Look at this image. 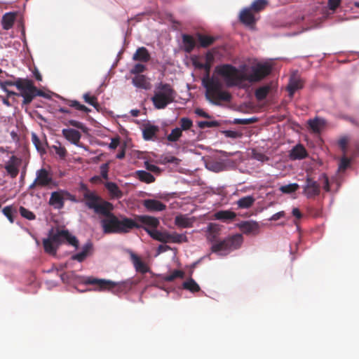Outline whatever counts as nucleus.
<instances>
[{
	"label": "nucleus",
	"mask_w": 359,
	"mask_h": 359,
	"mask_svg": "<svg viewBox=\"0 0 359 359\" xmlns=\"http://www.w3.org/2000/svg\"><path fill=\"white\" fill-rule=\"evenodd\" d=\"M104 217L101 219L102 231L105 234L110 233H126L133 229H140L135 219L121 215L120 218L111 212L107 208V212L102 214Z\"/></svg>",
	"instance_id": "nucleus-3"
},
{
	"label": "nucleus",
	"mask_w": 359,
	"mask_h": 359,
	"mask_svg": "<svg viewBox=\"0 0 359 359\" xmlns=\"http://www.w3.org/2000/svg\"><path fill=\"white\" fill-rule=\"evenodd\" d=\"M150 58V53L144 46L139 47L133 55V60L140 62H147L149 61Z\"/></svg>",
	"instance_id": "nucleus-24"
},
{
	"label": "nucleus",
	"mask_w": 359,
	"mask_h": 359,
	"mask_svg": "<svg viewBox=\"0 0 359 359\" xmlns=\"http://www.w3.org/2000/svg\"><path fill=\"white\" fill-rule=\"evenodd\" d=\"M68 123L73 127L81 130L83 133H86L88 130V128L84 125V123L77 120L70 119L68 121Z\"/></svg>",
	"instance_id": "nucleus-53"
},
{
	"label": "nucleus",
	"mask_w": 359,
	"mask_h": 359,
	"mask_svg": "<svg viewBox=\"0 0 359 359\" xmlns=\"http://www.w3.org/2000/svg\"><path fill=\"white\" fill-rule=\"evenodd\" d=\"M302 187L303 189L302 194L307 198L318 196L320 192L319 183L309 175L306 176L305 182L302 184Z\"/></svg>",
	"instance_id": "nucleus-12"
},
{
	"label": "nucleus",
	"mask_w": 359,
	"mask_h": 359,
	"mask_svg": "<svg viewBox=\"0 0 359 359\" xmlns=\"http://www.w3.org/2000/svg\"><path fill=\"white\" fill-rule=\"evenodd\" d=\"M222 121L220 120H212V121H197V126L203 129L205 128H213V127H218L221 126Z\"/></svg>",
	"instance_id": "nucleus-42"
},
{
	"label": "nucleus",
	"mask_w": 359,
	"mask_h": 359,
	"mask_svg": "<svg viewBox=\"0 0 359 359\" xmlns=\"http://www.w3.org/2000/svg\"><path fill=\"white\" fill-rule=\"evenodd\" d=\"M255 201V198L252 195H248L239 198L236 204L239 208L248 209L254 204Z\"/></svg>",
	"instance_id": "nucleus-34"
},
{
	"label": "nucleus",
	"mask_w": 359,
	"mask_h": 359,
	"mask_svg": "<svg viewBox=\"0 0 359 359\" xmlns=\"http://www.w3.org/2000/svg\"><path fill=\"white\" fill-rule=\"evenodd\" d=\"M221 231V226L216 223L210 222L207 226L208 241L211 244L210 252L219 257H224L234 250L239 249L243 243V237L241 233L229 235L224 238L217 236Z\"/></svg>",
	"instance_id": "nucleus-2"
},
{
	"label": "nucleus",
	"mask_w": 359,
	"mask_h": 359,
	"mask_svg": "<svg viewBox=\"0 0 359 359\" xmlns=\"http://www.w3.org/2000/svg\"><path fill=\"white\" fill-rule=\"evenodd\" d=\"M233 162L231 160L210 161L205 164V168L215 172H219L225 170L228 167L232 165Z\"/></svg>",
	"instance_id": "nucleus-16"
},
{
	"label": "nucleus",
	"mask_w": 359,
	"mask_h": 359,
	"mask_svg": "<svg viewBox=\"0 0 359 359\" xmlns=\"http://www.w3.org/2000/svg\"><path fill=\"white\" fill-rule=\"evenodd\" d=\"M16 13V12L10 11L3 15L1 25L4 30H8L13 27Z\"/></svg>",
	"instance_id": "nucleus-26"
},
{
	"label": "nucleus",
	"mask_w": 359,
	"mask_h": 359,
	"mask_svg": "<svg viewBox=\"0 0 359 359\" xmlns=\"http://www.w3.org/2000/svg\"><path fill=\"white\" fill-rule=\"evenodd\" d=\"M140 226V229H144L151 238L158 241L159 236H161V231L158 230L157 228H149L143 225Z\"/></svg>",
	"instance_id": "nucleus-45"
},
{
	"label": "nucleus",
	"mask_w": 359,
	"mask_h": 359,
	"mask_svg": "<svg viewBox=\"0 0 359 359\" xmlns=\"http://www.w3.org/2000/svg\"><path fill=\"white\" fill-rule=\"evenodd\" d=\"M224 67L231 72L243 74L250 83L262 81L272 72V65L269 62H255L250 67L246 64H241L238 67L224 64Z\"/></svg>",
	"instance_id": "nucleus-4"
},
{
	"label": "nucleus",
	"mask_w": 359,
	"mask_h": 359,
	"mask_svg": "<svg viewBox=\"0 0 359 359\" xmlns=\"http://www.w3.org/2000/svg\"><path fill=\"white\" fill-rule=\"evenodd\" d=\"M170 233H168L167 231H161V236H159L158 241L161 243H167L170 241Z\"/></svg>",
	"instance_id": "nucleus-59"
},
{
	"label": "nucleus",
	"mask_w": 359,
	"mask_h": 359,
	"mask_svg": "<svg viewBox=\"0 0 359 359\" xmlns=\"http://www.w3.org/2000/svg\"><path fill=\"white\" fill-rule=\"evenodd\" d=\"M109 164H110V162L107 161L104 163H102L100 166V175L104 180H107L109 178L108 172H109Z\"/></svg>",
	"instance_id": "nucleus-55"
},
{
	"label": "nucleus",
	"mask_w": 359,
	"mask_h": 359,
	"mask_svg": "<svg viewBox=\"0 0 359 359\" xmlns=\"http://www.w3.org/2000/svg\"><path fill=\"white\" fill-rule=\"evenodd\" d=\"M31 139L37 152H39L41 155L45 154L46 153L45 145L48 144L47 141L46 140L45 143H43L39 139V136L35 133H32Z\"/></svg>",
	"instance_id": "nucleus-32"
},
{
	"label": "nucleus",
	"mask_w": 359,
	"mask_h": 359,
	"mask_svg": "<svg viewBox=\"0 0 359 359\" xmlns=\"http://www.w3.org/2000/svg\"><path fill=\"white\" fill-rule=\"evenodd\" d=\"M196 43L192 36L183 34H182V48L187 53H190L195 48Z\"/></svg>",
	"instance_id": "nucleus-29"
},
{
	"label": "nucleus",
	"mask_w": 359,
	"mask_h": 359,
	"mask_svg": "<svg viewBox=\"0 0 359 359\" xmlns=\"http://www.w3.org/2000/svg\"><path fill=\"white\" fill-rule=\"evenodd\" d=\"M36 178L39 187L53 189L59 186V182L53 178L51 172L44 168H41L36 172Z\"/></svg>",
	"instance_id": "nucleus-10"
},
{
	"label": "nucleus",
	"mask_w": 359,
	"mask_h": 359,
	"mask_svg": "<svg viewBox=\"0 0 359 359\" xmlns=\"http://www.w3.org/2000/svg\"><path fill=\"white\" fill-rule=\"evenodd\" d=\"M268 4L267 0H255L252 1L249 8L255 12H259L264 8Z\"/></svg>",
	"instance_id": "nucleus-44"
},
{
	"label": "nucleus",
	"mask_w": 359,
	"mask_h": 359,
	"mask_svg": "<svg viewBox=\"0 0 359 359\" xmlns=\"http://www.w3.org/2000/svg\"><path fill=\"white\" fill-rule=\"evenodd\" d=\"M143 121L141 127L142 138L145 141L156 142L157 140L156 134L159 132L160 127L153 124L151 121L144 119Z\"/></svg>",
	"instance_id": "nucleus-11"
},
{
	"label": "nucleus",
	"mask_w": 359,
	"mask_h": 359,
	"mask_svg": "<svg viewBox=\"0 0 359 359\" xmlns=\"http://www.w3.org/2000/svg\"><path fill=\"white\" fill-rule=\"evenodd\" d=\"M65 201L64 189H57L50 194L48 204L55 210H60L64 208Z\"/></svg>",
	"instance_id": "nucleus-14"
},
{
	"label": "nucleus",
	"mask_w": 359,
	"mask_h": 359,
	"mask_svg": "<svg viewBox=\"0 0 359 359\" xmlns=\"http://www.w3.org/2000/svg\"><path fill=\"white\" fill-rule=\"evenodd\" d=\"M182 288L192 293L198 292L201 290L198 284L191 277L182 283Z\"/></svg>",
	"instance_id": "nucleus-38"
},
{
	"label": "nucleus",
	"mask_w": 359,
	"mask_h": 359,
	"mask_svg": "<svg viewBox=\"0 0 359 359\" xmlns=\"http://www.w3.org/2000/svg\"><path fill=\"white\" fill-rule=\"evenodd\" d=\"M307 155L306 149L301 144H296L290 151V157L292 160H302L305 158Z\"/></svg>",
	"instance_id": "nucleus-21"
},
{
	"label": "nucleus",
	"mask_w": 359,
	"mask_h": 359,
	"mask_svg": "<svg viewBox=\"0 0 359 359\" xmlns=\"http://www.w3.org/2000/svg\"><path fill=\"white\" fill-rule=\"evenodd\" d=\"M182 132L179 127L173 128L170 134H167V130H164V135L168 140L166 145L172 148L179 149L180 146L176 143L182 136Z\"/></svg>",
	"instance_id": "nucleus-18"
},
{
	"label": "nucleus",
	"mask_w": 359,
	"mask_h": 359,
	"mask_svg": "<svg viewBox=\"0 0 359 359\" xmlns=\"http://www.w3.org/2000/svg\"><path fill=\"white\" fill-rule=\"evenodd\" d=\"M83 198L86 200V205L97 214H104L107 212V208L111 203L108 201L102 200L95 192L91 191L90 193H84Z\"/></svg>",
	"instance_id": "nucleus-7"
},
{
	"label": "nucleus",
	"mask_w": 359,
	"mask_h": 359,
	"mask_svg": "<svg viewBox=\"0 0 359 359\" xmlns=\"http://www.w3.org/2000/svg\"><path fill=\"white\" fill-rule=\"evenodd\" d=\"M48 236L59 246L66 243L73 246L76 250L79 249V239L67 229H62L59 226L51 227L48 231Z\"/></svg>",
	"instance_id": "nucleus-6"
},
{
	"label": "nucleus",
	"mask_w": 359,
	"mask_h": 359,
	"mask_svg": "<svg viewBox=\"0 0 359 359\" xmlns=\"http://www.w3.org/2000/svg\"><path fill=\"white\" fill-rule=\"evenodd\" d=\"M59 146L53 145V148L55 151L56 154H57L61 158H65L67 156V150L64 147H61L60 142L59 141H56Z\"/></svg>",
	"instance_id": "nucleus-54"
},
{
	"label": "nucleus",
	"mask_w": 359,
	"mask_h": 359,
	"mask_svg": "<svg viewBox=\"0 0 359 359\" xmlns=\"http://www.w3.org/2000/svg\"><path fill=\"white\" fill-rule=\"evenodd\" d=\"M7 87L8 86H6L4 82L3 81L0 80V88H1V89L4 92L6 93L8 96H11V95H15V96L16 93L13 91V90H8Z\"/></svg>",
	"instance_id": "nucleus-60"
},
{
	"label": "nucleus",
	"mask_w": 359,
	"mask_h": 359,
	"mask_svg": "<svg viewBox=\"0 0 359 359\" xmlns=\"http://www.w3.org/2000/svg\"><path fill=\"white\" fill-rule=\"evenodd\" d=\"M142 204L149 212H161L166 209V205L156 199H144Z\"/></svg>",
	"instance_id": "nucleus-19"
},
{
	"label": "nucleus",
	"mask_w": 359,
	"mask_h": 359,
	"mask_svg": "<svg viewBox=\"0 0 359 359\" xmlns=\"http://www.w3.org/2000/svg\"><path fill=\"white\" fill-rule=\"evenodd\" d=\"M2 212L4 215L8 219L11 223L15 222V217L17 216V210L12 205H8L3 208Z\"/></svg>",
	"instance_id": "nucleus-41"
},
{
	"label": "nucleus",
	"mask_w": 359,
	"mask_h": 359,
	"mask_svg": "<svg viewBox=\"0 0 359 359\" xmlns=\"http://www.w3.org/2000/svg\"><path fill=\"white\" fill-rule=\"evenodd\" d=\"M226 123H233V124H242V125H247V118H234L232 121H225Z\"/></svg>",
	"instance_id": "nucleus-63"
},
{
	"label": "nucleus",
	"mask_w": 359,
	"mask_h": 359,
	"mask_svg": "<svg viewBox=\"0 0 359 359\" xmlns=\"http://www.w3.org/2000/svg\"><path fill=\"white\" fill-rule=\"evenodd\" d=\"M18 90L20 93H16L15 96L23 98L22 105L30 104L38 96L39 89L34 86L33 81L28 78L24 79Z\"/></svg>",
	"instance_id": "nucleus-8"
},
{
	"label": "nucleus",
	"mask_w": 359,
	"mask_h": 359,
	"mask_svg": "<svg viewBox=\"0 0 359 359\" xmlns=\"http://www.w3.org/2000/svg\"><path fill=\"white\" fill-rule=\"evenodd\" d=\"M21 163L20 159L13 155L5 164V169L9 176L13 179L17 177L19 172L18 167Z\"/></svg>",
	"instance_id": "nucleus-17"
},
{
	"label": "nucleus",
	"mask_w": 359,
	"mask_h": 359,
	"mask_svg": "<svg viewBox=\"0 0 359 359\" xmlns=\"http://www.w3.org/2000/svg\"><path fill=\"white\" fill-rule=\"evenodd\" d=\"M240 21L245 25H252L256 22V18L249 7L243 8L239 13Z\"/></svg>",
	"instance_id": "nucleus-20"
},
{
	"label": "nucleus",
	"mask_w": 359,
	"mask_h": 359,
	"mask_svg": "<svg viewBox=\"0 0 359 359\" xmlns=\"http://www.w3.org/2000/svg\"><path fill=\"white\" fill-rule=\"evenodd\" d=\"M170 241L174 243H182L187 242L188 238L185 233H177V232H172L170 233Z\"/></svg>",
	"instance_id": "nucleus-43"
},
{
	"label": "nucleus",
	"mask_w": 359,
	"mask_h": 359,
	"mask_svg": "<svg viewBox=\"0 0 359 359\" xmlns=\"http://www.w3.org/2000/svg\"><path fill=\"white\" fill-rule=\"evenodd\" d=\"M83 98L84 100V102H86L87 104H88L89 105H93V102L95 100H96V97H95V96L90 97V93H88V92L83 94Z\"/></svg>",
	"instance_id": "nucleus-62"
},
{
	"label": "nucleus",
	"mask_w": 359,
	"mask_h": 359,
	"mask_svg": "<svg viewBox=\"0 0 359 359\" xmlns=\"http://www.w3.org/2000/svg\"><path fill=\"white\" fill-rule=\"evenodd\" d=\"M13 79H15V81L6 80V81H3L4 82L6 86H15L18 90L20 88V86H21L22 83L23 82V80H24L25 78H17V79H15V77H13Z\"/></svg>",
	"instance_id": "nucleus-52"
},
{
	"label": "nucleus",
	"mask_w": 359,
	"mask_h": 359,
	"mask_svg": "<svg viewBox=\"0 0 359 359\" xmlns=\"http://www.w3.org/2000/svg\"><path fill=\"white\" fill-rule=\"evenodd\" d=\"M158 162L160 164L164 165L168 163H172L175 165H178L180 162V159L168 154L161 155L158 159Z\"/></svg>",
	"instance_id": "nucleus-40"
},
{
	"label": "nucleus",
	"mask_w": 359,
	"mask_h": 359,
	"mask_svg": "<svg viewBox=\"0 0 359 359\" xmlns=\"http://www.w3.org/2000/svg\"><path fill=\"white\" fill-rule=\"evenodd\" d=\"M236 214L231 210H219L214 214V217L217 220L224 222H229L233 220Z\"/></svg>",
	"instance_id": "nucleus-25"
},
{
	"label": "nucleus",
	"mask_w": 359,
	"mask_h": 359,
	"mask_svg": "<svg viewBox=\"0 0 359 359\" xmlns=\"http://www.w3.org/2000/svg\"><path fill=\"white\" fill-rule=\"evenodd\" d=\"M69 273L70 284H84L92 285L95 287L92 289L79 290L75 286V289L79 292L87 291L96 292H109L115 295L125 294L131 290L133 285L137 284L133 278H127L121 281H113L104 278H97L93 276H83L78 275L74 271Z\"/></svg>",
	"instance_id": "nucleus-1"
},
{
	"label": "nucleus",
	"mask_w": 359,
	"mask_h": 359,
	"mask_svg": "<svg viewBox=\"0 0 359 359\" xmlns=\"http://www.w3.org/2000/svg\"><path fill=\"white\" fill-rule=\"evenodd\" d=\"M237 226L245 234L250 233L259 229V226L257 222L254 220L242 221L237 224Z\"/></svg>",
	"instance_id": "nucleus-22"
},
{
	"label": "nucleus",
	"mask_w": 359,
	"mask_h": 359,
	"mask_svg": "<svg viewBox=\"0 0 359 359\" xmlns=\"http://www.w3.org/2000/svg\"><path fill=\"white\" fill-rule=\"evenodd\" d=\"M134 267L136 270V271L141 273L142 274H144L146 273L150 272L149 267L141 259H140L138 262L135 263Z\"/></svg>",
	"instance_id": "nucleus-49"
},
{
	"label": "nucleus",
	"mask_w": 359,
	"mask_h": 359,
	"mask_svg": "<svg viewBox=\"0 0 359 359\" xmlns=\"http://www.w3.org/2000/svg\"><path fill=\"white\" fill-rule=\"evenodd\" d=\"M194 114L198 116L203 117V118H208V119H210L212 118L211 115H210L208 113L205 111L203 110V109L200 108V107L195 109Z\"/></svg>",
	"instance_id": "nucleus-57"
},
{
	"label": "nucleus",
	"mask_w": 359,
	"mask_h": 359,
	"mask_svg": "<svg viewBox=\"0 0 359 359\" xmlns=\"http://www.w3.org/2000/svg\"><path fill=\"white\" fill-rule=\"evenodd\" d=\"M231 72L229 68L224 67V64L219 65L215 67V72L221 76L227 88L238 87L239 88L244 89L246 86L243 84L241 80L233 78L231 74Z\"/></svg>",
	"instance_id": "nucleus-9"
},
{
	"label": "nucleus",
	"mask_w": 359,
	"mask_h": 359,
	"mask_svg": "<svg viewBox=\"0 0 359 359\" xmlns=\"http://www.w3.org/2000/svg\"><path fill=\"white\" fill-rule=\"evenodd\" d=\"M19 212L22 217L28 220L32 221L36 219L35 214L23 206L19 208Z\"/></svg>",
	"instance_id": "nucleus-48"
},
{
	"label": "nucleus",
	"mask_w": 359,
	"mask_h": 359,
	"mask_svg": "<svg viewBox=\"0 0 359 359\" xmlns=\"http://www.w3.org/2000/svg\"><path fill=\"white\" fill-rule=\"evenodd\" d=\"M299 188V185L297 183H292L281 186L280 190L283 194H292L297 191Z\"/></svg>",
	"instance_id": "nucleus-47"
},
{
	"label": "nucleus",
	"mask_w": 359,
	"mask_h": 359,
	"mask_svg": "<svg viewBox=\"0 0 359 359\" xmlns=\"http://www.w3.org/2000/svg\"><path fill=\"white\" fill-rule=\"evenodd\" d=\"M146 70V65L142 64L140 62L135 64L134 67L130 70V73L134 75H141L140 74Z\"/></svg>",
	"instance_id": "nucleus-51"
},
{
	"label": "nucleus",
	"mask_w": 359,
	"mask_h": 359,
	"mask_svg": "<svg viewBox=\"0 0 359 359\" xmlns=\"http://www.w3.org/2000/svg\"><path fill=\"white\" fill-rule=\"evenodd\" d=\"M135 219V221H139L141 223L140 225L148 226L149 228H157L160 224L158 218L151 216L139 215L137 216V219Z\"/></svg>",
	"instance_id": "nucleus-23"
},
{
	"label": "nucleus",
	"mask_w": 359,
	"mask_h": 359,
	"mask_svg": "<svg viewBox=\"0 0 359 359\" xmlns=\"http://www.w3.org/2000/svg\"><path fill=\"white\" fill-rule=\"evenodd\" d=\"M197 39L199 42L200 46L207 48L212 45L216 40V38L212 36L198 34Z\"/></svg>",
	"instance_id": "nucleus-37"
},
{
	"label": "nucleus",
	"mask_w": 359,
	"mask_h": 359,
	"mask_svg": "<svg viewBox=\"0 0 359 359\" xmlns=\"http://www.w3.org/2000/svg\"><path fill=\"white\" fill-rule=\"evenodd\" d=\"M341 0H328L327 6L330 10H336L341 4Z\"/></svg>",
	"instance_id": "nucleus-58"
},
{
	"label": "nucleus",
	"mask_w": 359,
	"mask_h": 359,
	"mask_svg": "<svg viewBox=\"0 0 359 359\" xmlns=\"http://www.w3.org/2000/svg\"><path fill=\"white\" fill-rule=\"evenodd\" d=\"M120 144L119 137L112 138L111 142L108 144L110 149H116Z\"/></svg>",
	"instance_id": "nucleus-64"
},
{
	"label": "nucleus",
	"mask_w": 359,
	"mask_h": 359,
	"mask_svg": "<svg viewBox=\"0 0 359 359\" xmlns=\"http://www.w3.org/2000/svg\"><path fill=\"white\" fill-rule=\"evenodd\" d=\"M43 245L45 252L50 255H55L59 248V245L53 243L48 236L43 239Z\"/></svg>",
	"instance_id": "nucleus-31"
},
{
	"label": "nucleus",
	"mask_w": 359,
	"mask_h": 359,
	"mask_svg": "<svg viewBox=\"0 0 359 359\" xmlns=\"http://www.w3.org/2000/svg\"><path fill=\"white\" fill-rule=\"evenodd\" d=\"M93 251V244L88 240L81 248L80 252H76L71 256V260H76L78 262H83Z\"/></svg>",
	"instance_id": "nucleus-15"
},
{
	"label": "nucleus",
	"mask_w": 359,
	"mask_h": 359,
	"mask_svg": "<svg viewBox=\"0 0 359 359\" xmlns=\"http://www.w3.org/2000/svg\"><path fill=\"white\" fill-rule=\"evenodd\" d=\"M319 180H323V187L326 192L330 191V182L327 175L325 173H322L319 176Z\"/></svg>",
	"instance_id": "nucleus-56"
},
{
	"label": "nucleus",
	"mask_w": 359,
	"mask_h": 359,
	"mask_svg": "<svg viewBox=\"0 0 359 359\" xmlns=\"http://www.w3.org/2000/svg\"><path fill=\"white\" fill-rule=\"evenodd\" d=\"M175 92L169 83L159 81L155 84L154 95L151 100L157 109H165L174 100Z\"/></svg>",
	"instance_id": "nucleus-5"
},
{
	"label": "nucleus",
	"mask_w": 359,
	"mask_h": 359,
	"mask_svg": "<svg viewBox=\"0 0 359 359\" xmlns=\"http://www.w3.org/2000/svg\"><path fill=\"white\" fill-rule=\"evenodd\" d=\"M180 129L182 131H187L193 126V121L189 117H182L180 119Z\"/></svg>",
	"instance_id": "nucleus-46"
},
{
	"label": "nucleus",
	"mask_w": 359,
	"mask_h": 359,
	"mask_svg": "<svg viewBox=\"0 0 359 359\" xmlns=\"http://www.w3.org/2000/svg\"><path fill=\"white\" fill-rule=\"evenodd\" d=\"M62 133L65 139L71 144L80 148H83L85 150L88 151V147L86 146L79 143L81 135L78 130L74 128H64L62 130Z\"/></svg>",
	"instance_id": "nucleus-13"
},
{
	"label": "nucleus",
	"mask_w": 359,
	"mask_h": 359,
	"mask_svg": "<svg viewBox=\"0 0 359 359\" xmlns=\"http://www.w3.org/2000/svg\"><path fill=\"white\" fill-rule=\"evenodd\" d=\"M221 133L224 134L226 137L231 139L241 138L243 135L242 133L238 130H223L220 131Z\"/></svg>",
	"instance_id": "nucleus-50"
},
{
	"label": "nucleus",
	"mask_w": 359,
	"mask_h": 359,
	"mask_svg": "<svg viewBox=\"0 0 359 359\" xmlns=\"http://www.w3.org/2000/svg\"><path fill=\"white\" fill-rule=\"evenodd\" d=\"M133 85L138 88L144 89V90H149L151 88V84L146 79L145 75H136L132 79Z\"/></svg>",
	"instance_id": "nucleus-27"
},
{
	"label": "nucleus",
	"mask_w": 359,
	"mask_h": 359,
	"mask_svg": "<svg viewBox=\"0 0 359 359\" xmlns=\"http://www.w3.org/2000/svg\"><path fill=\"white\" fill-rule=\"evenodd\" d=\"M307 123L314 132H319L320 128L325 125L326 121L323 118L316 116L313 118L309 119Z\"/></svg>",
	"instance_id": "nucleus-33"
},
{
	"label": "nucleus",
	"mask_w": 359,
	"mask_h": 359,
	"mask_svg": "<svg viewBox=\"0 0 359 359\" xmlns=\"http://www.w3.org/2000/svg\"><path fill=\"white\" fill-rule=\"evenodd\" d=\"M271 86L269 84L263 85L255 90V96L259 101L264 100L271 90Z\"/></svg>",
	"instance_id": "nucleus-35"
},
{
	"label": "nucleus",
	"mask_w": 359,
	"mask_h": 359,
	"mask_svg": "<svg viewBox=\"0 0 359 359\" xmlns=\"http://www.w3.org/2000/svg\"><path fill=\"white\" fill-rule=\"evenodd\" d=\"M303 88V85L301 83V81L293 76H291L289 80V83L287 86L290 97H292L294 93L299 89Z\"/></svg>",
	"instance_id": "nucleus-30"
},
{
	"label": "nucleus",
	"mask_w": 359,
	"mask_h": 359,
	"mask_svg": "<svg viewBox=\"0 0 359 359\" xmlns=\"http://www.w3.org/2000/svg\"><path fill=\"white\" fill-rule=\"evenodd\" d=\"M104 187L112 198L119 199L122 197V192L116 182H107L104 184Z\"/></svg>",
	"instance_id": "nucleus-28"
},
{
	"label": "nucleus",
	"mask_w": 359,
	"mask_h": 359,
	"mask_svg": "<svg viewBox=\"0 0 359 359\" xmlns=\"http://www.w3.org/2000/svg\"><path fill=\"white\" fill-rule=\"evenodd\" d=\"M136 177L140 181L145 183H151L154 182V176L149 172L144 170H139L135 172Z\"/></svg>",
	"instance_id": "nucleus-36"
},
{
	"label": "nucleus",
	"mask_w": 359,
	"mask_h": 359,
	"mask_svg": "<svg viewBox=\"0 0 359 359\" xmlns=\"http://www.w3.org/2000/svg\"><path fill=\"white\" fill-rule=\"evenodd\" d=\"M175 224L179 227L188 228L191 226L192 222L187 215H180L175 217Z\"/></svg>",
	"instance_id": "nucleus-39"
},
{
	"label": "nucleus",
	"mask_w": 359,
	"mask_h": 359,
	"mask_svg": "<svg viewBox=\"0 0 359 359\" xmlns=\"http://www.w3.org/2000/svg\"><path fill=\"white\" fill-rule=\"evenodd\" d=\"M64 195L65 198L69 200L70 201L73 203H78L79 201L76 198V196L73 194H72L67 189H64Z\"/></svg>",
	"instance_id": "nucleus-61"
}]
</instances>
